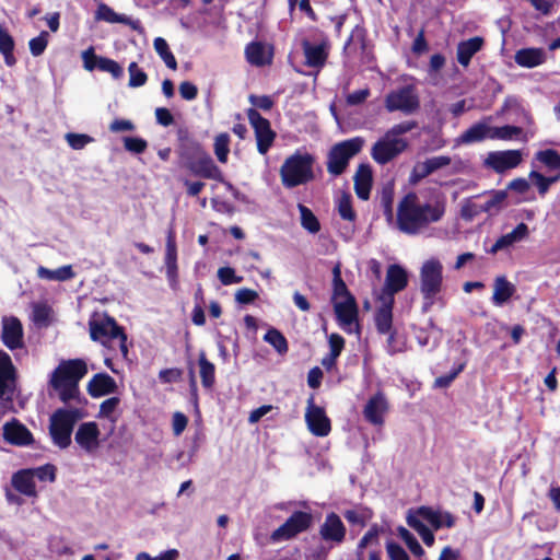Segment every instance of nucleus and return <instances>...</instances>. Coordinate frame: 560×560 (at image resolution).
<instances>
[{
    "label": "nucleus",
    "mask_w": 560,
    "mask_h": 560,
    "mask_svg": "<svg viewBox=\"0 0 560 560\" xmlns=\"http://www.w3.org/2000/svg\"><path fill=\"white\" fill-rule=\"evenodd\" d=\"M164 262L166 268V277L171 285L174 287L177 283L178 268L175 232L172 229L168 230L166 236Z\"/></svg>",
    "instance_id": "5701e85b"
},
{
    "label": "nucleus",
    "mask_w": 560,
    "mask_h": 560,
    "mask_svg": "<svg viewBox=\"0 0 560 560\" xmlns=\"http://www.w3.org/2000/svg\"><path fill=\"white\" fill-rule=\"evenodd\" d=\"M95 19L98 21H105L107 23H120L129 25L132 30L139 28V21L132 20L125 14L116 13L110 7L105 3H100L95 12Z\"/></svg>",
    "instance_id": "7c9ffc66"
},
{
    "label": "nucleus",
    "mask_w": 560,
    "mask_h": 560,
    "mask_svg": "<svg viewBox=\"0 0 560 560\" xmlns=\"http://www.w3.org/2000/svg\"><path fill=\"white\" fill-rule=\"evenodd\" d=\"M388 411V402L383 393L373 395L364 406L363 416L366 421L374 425H382L384 417Z\"/></svg>",
    "instance_id": "412c9836"
},
{
    "label": "nucleus",
    "mask_w": 560,
    "mask_h": 560,
    "mask_svg": "<svg viewBox=\"0 0 560 560\" xmlns=\"http://www.w3.org/2000/svg\"><path fill=\"white\" fill-rule=\"evenodd\" d=\"M32 319L39 327H47L52 319V308L47 303H34L32 305Z\"/></svg>",
    "instance_id": "ea45409f"
},
{
    "label": "nucleus",
    "mask_w": 560,
    "mask_h": 560,
    "mask_svg": "<svg viewBox=\"0 0 560 560\" xmlns=\"http://www.w3.org/2000/svg\"><path fill=\"white\" fill-rule=\"evenodd\" d=\"M334 308L339 325L346 332L352 334L358 331V308L353 296H347L346 300L335 302Z\"/></svg>",
    "instance_id": "dca6fc26"
},
{
    "label": "nucleus",
    "mask_w": 560,
    "mask_h": 560,
    "mask_svg": "<svg viewBox=\"0 0 560 560\" xmlns=\"http://www.w3.org/2000/svg\"><path fill=\"white\" fill-rule=\"evenodd\" d=\"M443 265L438 258L425 260L420 269V292L423 295V310L428 311L442 290Z\"/></svg>",
    "instance_id": "0eeeda50"
},
{
    "label": "nucleus",
    "mask_w": 560,
    "mask_h": 560,
    "mask_svg": "<svg viewBox=\"0 0 560 560\" xmlns=\"http://www.w3.org/2000/svg\"><path fill=\"white\" fill-rule=\"evenodd\" d=\"M407 524L420 535L428 547L433 546L435 540L434 535L425 524L417 521L415 517H407Z\"/></svg>",
    "instance_id": "09e8293b"
},
{
    "label": "nucleus",
    "mask_w": 560,
    "mask_h": 560,
    "mask_svg": "<svg viewBox=\"0 0 560 560\" xmlns=\"http://www.w3.org/2000/svg\"><path fill=\"white\" fill-rule=\"evenodd\" d=\"M264 340L275 348L279 354L288 352V341L285 337L276 328H270L264 336Z\"/></svg>",
    "instance_id": "c03bdc74"
},
{
    "label": "nucleus",
    "mask_w": 560,
    "mask_h": 560,
    "mask_svg": "<svg viewBox=\"0 0 560 560\" xmlns=\"http://www.w3.org/2000/svg\"><path fill=\"white\" fill-rule=\"evenodd\" d=\"M36 273L39 279L60 282L68 281L75 277V272L70 265L59 267L55 270L39 266Z\"/></svg>",
    "instance_id": "f704fd0d"
},
{
    "label": "nucleus",
    "mask_w": 560,
    "mask_h": 560,
    "mask_svg": "<svg viewBox=\"0 0 560 560\" xmlns=\"http://www.w3.org/2000/svg\"><path fill=\"white\" fill-rule=\"evenodd\" d=\"M536 159L550 168H560V155L555 150L539 151Z\"/></svg>",
    "instance_id": "13d9d810"
},
{
    "label": "nucleus",
    "mask_w": 560,
    "mask_h": 560,
    "mask_svg": "<svg viewBox=\"0 0 560 560\" xmlns=\"http://www.w3.org/2000/svg\"><path fill=\"white\" fill-rule=\"evenodd\" d=\"M101 431L94 421L83 422L74 434V441L88 454H92L100 447Z\"/></svg>",
    "instance_id": "f3484780"
},
{
    "label": "nucleus",
    "mask_w": 560,
    "mask_h": 560,
    "mask_svg": "<svg viewBox=\"0 0 560 560\" xmlns=\"http://www.w3.org/2000/svg\"><path fill=\"white\" fill-rule=\"evenodd\" d=\"M445 208L443 200L423 202L417 194L409 192L397 206L396 226L404 234L420 235L442 220Z\"/></svg>",
    "instance_id": "f257e3e1"
},
{
    "label": "nucleus",
    "mask_w": 560,
    "mask_h": 560,
    "mask_svg": "<svg viewBox=\"0 0 560 560\" xmlns=\"http://www.w3.org/2000/svg\"><path fill=\"white\" fill-rule=\"evenodd\" d=\"M353 182L357 196L362 200H368L373 182L371 166L369 164H360L353 176Z\"/></svg>",
    "instance_id": "a878e982"
},
{
    "label": "nucleus",
    "mask_w": 560,
    "mask_h": 560,
    "mask_svg": "<svg viewBox=\"0 0 560 560\" xmlns=\"http://www.w3.org/2000/svg\"><path fill=\"white\" fill-rule=\"evenodd\" d=\"M90 336L92 340L98 341L105 347H113V343L117 341L121 357L127 358V336L114 318L104 316L91 320Z\"/></svg>",
    "instance_id": "423d86ee"
},
{
    "label": "nucleus",
    "mask_w": 560,
    "mask_h": 560,
    "mask_svg": "<svg viewBox=\"0 0 560 560\" xmlns=\"http://www.w3.org/2000/svg\"><path fill=\"white\" fill-rule=\"evenodd\" d=\"M15 390V368L11 357L3 350H0V412L4 413L13 408Z\"/></svg>",
    "instance_id": "1a4fd4ad"
},
{
    "label": "nucleus",
    "mask_w": 560,
    "mask_h": 560,
    "mask_svg": "<svg viewBox=\"0 0 560 560\" xmlns=\"http://www.w3.org/2000/svg\"><path fill=\"white\" fill-rule=\"evenodd\" d=\"M247 61L254 66H264L269 60L266 54V48L261 43L253 42L246 46L245 49Z\"/></svg>",
    "instance_id": "58836bf2"
},
{
    "label": "nucleus",
    "mask_w": 560,
    "mask_h": 560,
    "mask_svg": "<svg viewBox=\"0 0 560 560\" xmlns=\"http://www.w3.org/2000/svg\"><path fill=\"white\" fill-rule=\"evenodd\" d=\"M298 208L301 214V225L310 233H317L320 230V224L314 213L302 203Z\"/></svg>",
    "instance_id": "49530a36"
},
{
    "label": "nucleus",
    "mask_w": 560,
    "mask_h": 560,
    "mask_svg": "<svg viewBox=\"0 0 560 560\" xmlns=\"http://www.w3.org/2000/svg\"><path fill=\"white\" fill-rule=\"evenodd\" d=\"M319 534L325 541L341 544L346 537V527L336 513H329L320 525Z\"/></svg>",
    "instance_id": "4be33fe9"
},
{
    "label": "nucleus",
    "mask_w": 560,
    "mask_h": 560,
    "mask_svg": "<svg viewBox=\"0 0 560 560\" xmlns=\"http://www.w3.org/2000/svg\"><path fill=\"white\" fill-rule=\"evenodd\" d=\"M1 340L10 350L24 347L23 326L18 317L10 316L2 318Z\"/></svg>",
    "instance_id": "a211bd4d"
},
{
    "label": "nucleus",
    "mask_w": 560,
    "mask_h": 560,
    "mask_svg": "<svg viewBox=\"0 0 560 560\" xmlns=\"http://www.w3.org/2000/svg\"><path fill=\"white\" fill-rule=\"evenodd\" d=\"M124 147L127 151L139 154L145 151L148 143L141 138L125 137Z\"/></svg>",
    "instance_id": "e2e57ef3"
},
{
    "label": "nucleus",
    "mask_w": 560,
    "mask_h": 560,
    "mask_svg": "<svg viewBox=\"0 0 560 560\" xmlns=\"http://www.w3.org/2000/svg\"><path fill=\"white\" fill-rule=\"evenodd\" d=\"M218 278L223 285L241 283L243 281V277L236 276L235 270L231 267L219 268Z\"/></svg>",
    "instance_id": "052dcab7"
},
{
    "label": "nucleus",
    "mask_w": 560,
    "mask_h": 560,
    "mask_svg": "<svg viewBox=\"0 0 560 560\" xmlns=\"http://www.w3.org/2000/svg\"><path fill=\"white\" fill-rule=\"evenodd\" d=\"M14 40L9 32L0 25V52L4 57L5 65L12 67L15 63L13 56Z\"/></svg>",
    "instance_id": "a19ab883"
},
{
    "label": "nucleus",
    "mask_w": 560,
    "mask_h": 560,
    "mask_svg": "<svg viewBox=\"0 0 560 560\" xmlns=\"http://www.w3.org/2000/svg\"><path fill=\"white\" fill-rule=\"evenodd\" d=\"M117 384L115 380L105 373L94 375L88 384V393L92 397H102L115 393Z\"/></svg>",
    "instance_id": "bb28decb"
},
{
    "label": "nucleus",
    "mask_w": 560,
    "mask_h": 560,
    "mask_svg": "<svg viewBox=\"0 0 560 560\" xmlns=\"http://www.w3.org/2000/svg\"><path fill=\"white\" fill-rule=\"evenodd\" d=\"M483 45L481 37H472L467 40L460 42L457 46V60L463 67H467L474 57Z\"/></svg>",
    "instance_id": "473e14b6"
},
{
    "label": "nucleus",
    "mask_w": 560,
    "mask_h": 560,
    "mask_svg": "<svg viewBox=\"0 0 560 560\" xmlns=\"http://www.w3.org/2000/svg\"><path fill=\"white\" fill-rule=\"evenodd\" d=\"M305 422L310 432L315 436L324 438L331 431L330 419L323 407L315 405L313 396L307 399Z\"/></svg>",
    "instance_id": "ddd939ff"
},
{
    "label": "nucleus",
    "mask_w": 560,
    "mask_h": 560,
    "mask_svg": "<svg viewBox=\"0 0 560 560\" xmlns=\"http://www.w3.org/2000/svg\"><path fill=\"white\" fill-rule=\"evenodd\" d=\"M487 199L480 203L481 212H486L489 214H497L503 207V203L508 197L506 191L504 190H494L489 192L488 195H482Z\"/></svg>",
    "instance_id": "e433bc0d"
},
{
    "label": "nucleus",
    "mask_w": 560,
    "mask_h": 560,
    "mask_svg": "<svg viewBox=\"0 0 560 560\" xmlns=\"http://www.w3.org/2000/svg\"><path fill=\"white\" fill-rule=\"evenodd\" d=\"M407 517H415L417 521L424 524L429 523L435 530L447 527L451 528L455 524L454 516L444 511L434 510L429 506H421L416 511H409Z\"/></svg>",
    "instance_id": "4468645a"
},
{
    "label": "nucleus",
    "mask_w": 560,
    "mask_h": 560,
    "mask_svg": "<svg viewBox=\"0 0 560 560\" xmlns=\"http://www.w3.org/2000/svg\"><path fill=\"white\" fill-rule=\"evenodd\" d=\"M189 168L195 175L205 178L217 179L220 176V170L206 152L198 153L190 162Z\"/></svg>",
    "instance_id": "b1692460"
},
{
    "label": "nucleus",
    "mask_w": 560,
    "mask_h": 560,
    "mask_svg": "<svg viewBox=\"0 0 560 560\" xmlns=\"http://www.w3.org/2000/svg\"><path fill=\"white\" fill-rule=\"evenodd\" d=\"M214 154L219 162L226 163L230 152V136L225 132L220 133L214 139Z\"/></svg>",
    "instance_id": "de8ad7c7"
},
{
    "label": "nucleus",
    "mask_w": 560,
    "mask_h": 560,
    "mask_svg": "<svg viewBox=\"0 0 560 560\" xmlns=\"http://www.w3.org/2000/svg\"><path fill=\"white\" fill-rule=\"evenodd\" d=\"M66 140L73 150H81L92 141V138L88 135L69 132L66 135Z\"/></svg>",
    "instance_id": "0e129e2a"
},
{
    "label": "nucleus",
    "mask_w": 560,
    "mask_h": 560,
    "mask_svg": "<svg viewBox=\"0 0 560 560\" xmlns=\"http://www.w3.org/2000/svg\"><path fill=\"white\" fill-rule=\"evenodd\" d=\"M30 468L21 469L13 474L11 482L13 488L30 498L37 497L36 485Z\"/></svg>",
    "instance_id": "c85d7f7f"
},
{
    "label": "nucleus",
    "mask_w": 560,
    "mask_h": 560,
    "mask_svg": "<svg viewBox=\"0 0 560 560\" xmlns=\"http://www.w3.org/2000/svg\"><path fill=\"white\" fill-rule=\"evenodd\" d=\"M515 292V287L505 277H498L493 284L492 302L497 306L506 303Z\"/></svg>",
    "instance_id": "72a5a7b5"
},
{
    "label": "nucleus",
    "mask_w": 560,
    "mask_h": 560,
    "mask_svg": "<svg viewBox=\"0 0 560 560\" xmlns=\"http://www.w3.org/2000/svg\"><path fill=\"white\" fill-rule=\"evenodd\" d=\"M83 417L84 413L80 408H58L49 419V434L52 443L62 450L69 447L73 428Z\"/></svg>",
    "instance_id": "20e7f679"
},
{
    "label": "nucleus",
    "mask_w": 560,
    "mask_h": 560,
    "mask_svg": "<svg viewBox=\"0 0 560 560\" xmlns=\"http://www.w3.org/2000/svg\"><path fill=\"white\" fill-rule=\"evenodd\" d=\"M83 60V67L88 71H92L95 68H98V58L100 56L95 55L94 48L90 47L82 51L81 54Z\"/></svg>",
    "instance_id": "69168bd1"
},
{
    "label": "nucleus",
    "mask_w": 560,
    "mask_h": 560,
    "mask_svg": "<svg viewBox=\"0 0 560 560\" xmlns=\"http://www.w3.org/2000/svg\"><path fill=\"white\" fill-rule=\"evenodd\" d=\"M386 551L390 560H409L408 553L396 542H388L386 545Z\"/></svg>",
    "instance_id": "774afa93"
},
{
    "label": "nucleus",
    "mask_w": 560,
    "mask_h": 560,
    "mask_svg": "<svg viewBox=\"0 0 560 560\" xmlns=\"http://www.w3.org/2000/svg\"><path fill=\"white\" fill-rule=\"evenodd\" d=\"M491 130L492 126H490L486 120L479 121L469 127L460 136V141L463 143H474L482 141L485 139H490Z\"/></svg>",
    "instance_id": "c9c22d12"
},
{
    "label": "nucleus",
    "mask_w": 560,
    "mask_h": 560,
    "mask_svg": "<svg viewBox=\"0 0 560 560\" xmlns=\"http://www.w3.org/2000/svg\"><path fill=\"white\" fill-rule=\"evenodd\" d=\"M407 284V271L399 265H390L387 268L385 285L380 296L394 298L395 293L402 291Z\"/></svg>",
    "instance_id": "aec40b11"
},
{
    "label": "nucleus",
    "mask_w": 560,
    "mask_h": 560,
    "mask_svg": "<svg viewBox=\"0 0 560 560\" xmlns=\"http://www.w3.org/2000/svg\"><path fill=\"white\" fill-rule=\"evenodd\" d=\"M521 136H523V130L521 127L505 125L501 127H492L490 139L509 141L517 139Z\"/></svg>",
    "instance_id": "37998d69"
},
{
    "label": "nucleus",
    "mask_w": 560,
    "mask_h": 560,
    "mask_svg": "<svg viewBox=\"0 0 560 560\" xmlns=\"http://www.w3.org/2000/svg\"><path fill=\"white\" fill-rule=\"evenodd\" d=\"M314 158L310 153L295 152L280 167L281 183L287 188L306 184L313 179Z\"/></svg>",
    "instance_id": "39448f33"
},
{
    "label": "nucleus",
    "mask_w": 560,
    "mask_h": 560,
    "mask_svg": "<svg viewBox=\"0 0 560 560\" xmlns=\"http://www.w3.org/2000/svg\"><path fill=\"white\" fill-rule=\"evenodd\" d=\"M523 154L520 150L489 152L485 165L497 173H503L521 164Z\"/></svg>",
    "instance_id": "2eb2a0df"
},
{
    "label": "nucleus",
    "mask_w": 560,
    "mask_h": 560,
    "mask_svg": "<svg viewBox=\"0 0 560 560\" xmlns=\"http://www.w3.org/2000/svg\"><path fill=\"white\" fill-rule=\"evenodd\" d=\"M257 298L258 293L253 289L242 288L235 292V301L240 304L253 303Z\"/></svg>",
    "instance_id": "338daca9"
},
{
    "label": "nucleus",
    "mask_w": 560,
    "mask_h": 560,
    "mask_svg": "<svg viewBox=\"0 0 560 560\" xmlns=\"http://www.w3.org/2000/svg\"><path fill=\"white\" fill-rule=\"evenodd\" d=\"M48 33L43 31L37 37L30 40V50L34 57H38L45 51L48 44Z\"/></svg>",
    "instance_id": "4d7b16f0"
},
{
    "label": "nucleus",
    "mask_w": 560,
    "mask_h": 560,
    "mask_svg": "<svg viewBox=\"0 0 560 560\" xmlns=\"http://www.w3.org/2000/svg\"><path fill=\"white\" fill-rule=\"evenodd\" d=\"M416 127L417 124L415 121H402L390 127L385 135L372 145V159L376 163L385 165L397 158L408 147V141L400 136L411 131Z\"/></svg>",
    "instance_id": "7ed1b4c3"
},
{
    "label": "nucleus",
    "mask_w": 560,
    "mask_h": 560,
    "mask_svg": "<svg viewBox=\"0 0 560 560\" xmlns=\"http://www.w3.org/2000/svg\"><path fill=\"white\" fill-rule=\"evenodd\" d=\"M154 49L161 59L165 62L166 67L176 70L177 61L170 50L167 42L162 37H156L153 42Z\"/></svg>",
    "instance_id": "79ce46f5"
},
{
    "label": "nucleus",
    "mask_w": 560,
    "mask_h": 560,
    "mask_svg": "<svg viewBox=\"0 0 560 560\" xmlns=\"http://www.w3.org/2000/svg\"><path fill=\"white\" fill-rule=\"evenodd\" d=\"M450 163L451 159L448 156H434L418 165L417 170L420 172V176L424 177L439 168L447 166Z\"/></svg>",
    "instance_id": "a18cd8bd"
},
{
    "label": "nucleus",
    "mask_w": 560,
    "mask_h": 560,
    "mask_svg": "<svg viewBox=\"0 0 560 560\" xmlns=\"http://www.w3.org/2000/svg\"><path fill=\"white\" fill-rule=\"evenodd\" d=\"M3 439L12 445L26 446L33 443V434L19 420L12 419L3 424Z\"/></svg>",
    "instance_id": "6ab92c4d"
},
{
    "label": "nucleus",
    "mask_w": 560,
    "mask_h": 560,
    "mask_svg": "<svg viewBox=\"0 0 560 560\" xmlns=\"http://www.w3.org/2000/svg\"><path fill=\"white\" fill-rule=\"evenodd\" d=\"M387 112L412 114L420 107V97L415 85L408 84L390 91L384 101Z\"/></svg>",
    "instance_id": "9d476101"
},
{
    "label": "nucleus",
    "mask_w": 560,
    "mask_h": 560,
    "mask_svg": "<svg viewBox=\"0 0 560 560\" xmlns=\"http://www.w3.org/2000/svg\"><path fill=\"white\" fill-rule=\"evenodd\" d=\"M33 472L34 479L37 478L39 481L54 482L56 480V467L51 464H45L36 468H30Z\"/></svg>",
    "instance_id": "5fc2aeb1"
},
{
    "label": "nucleus",
    "mask_w": 560,
    "mask_h": 560,
    "mask_svg": "<svg viewBox=\"0 0 560 560\" xmlns=\"http://www.w3.org/2000/svg\"><path fill=\"white\" fill-rule=\"evenodd\" d=\"M529 178L537 186L540 195H545L548 191L550 185L558 180V176L545 177L544 175H541L540 173H538L536 171H532L529 173Z\"/></svg>",
    "instance_id": "6e6d98bb"
},
{
    "label": "nucleus",
    "mask_w": 560,
    "mask_h": 560,
    "mask_svg": "<svg viewBox=\"0 0 560 560\" xmlns=\"http://www.w3.org/2000/svg\"><path fill=\"white\" fill-rule=\"evenodd\" d=\"M198 363L202 386L211 388L215 382L214 364L207 359L205 351L199 352Z\"/></svg>",
    "instance_id": "4c0bfd02"
},
{
    "label": "nucleus",
    "mask_w": 560,
    "mask_h": 560,
    "mask_svg": "<svg viewBox=\"0 0 560 560\" xmlns=\"http://www.w3.org/2000/svg\"><path fill=\"white\" fill-rule=\"evenodd\" d=\"M378 300L381 305L375 314L376 328L381 334H389L393 323L394 298L387 295L380 296Z\"/></svg>",
    "instance_id": "393cba45"
},
{
    "label": "nucleus",
    "mask_w": 560,
    "mask_h": 560,
    "mask_svg": "<svg viewBox=\"0 0 560 560\" xmlns=\"http://www.w3.org/2000/svg\"><path fill=\"white\" fill-rule=\"evenodd\" d=\"M86 373V363L81 359L61 361L52 372L49 383L59 399L68 404L79 399V382Z\"/></svg>",
    "instance_id": "f03ea898"
},
{
    "label": "nucleus",
    "mask_w": 560,
    "mask_h": 560,
    "mask_svg": "<svg viewBox=\"0 0 560 560\" xmlns=\"http://www.w3.org/2000/svg\"><path fill=\"white\" fill-rule=\"evenodd\" d=\"M312 520V515L307 512H294L281 526L271 533V541L281 542L294 538L310 528Z\"/></svg>",
    "instance_id": "9b49d317"
},
{
    "label": "nucleus",
    "mask_w": 560,
    "mask_h": 560,
    "mask_svg": "<svg viewBox=\"0 0 560 560\" xmlns=\"http://www.w3.org/2000/svg\"><path fill=\"white\" fill-rule=\"evenodd\" d=\"M247 118L255 132L258 152L266 154L273 144L276 132L271 129L269 120L264 118L257 109H247Z\"/></svg>",
    "instance_id": "f8f14e48"
},
{
    "label": "nucleus",
    "mask_w": 560,
    "mask_h": 560,
    "mask_svg": "<svg viewBox=\"0 0 560 560\" xmlns=\"http://www.w3.org/2000/svg\"><path fill=\"white\" fill-rule=\"evenodd\" d=\"M363 144L364 139L361 137H354L336 143L328 154V173L335 176L341 175L347 168L349 161L362 150Z\"/></svg>",
    "instance_id": "6e6552de"
},
{
    "label": "nucleus",
    "mask_w": 560,
    "mask_h": 560,
    "mask_svg": "<svg viewBox=\"0 0 560 560\" xmlns=\"http://www.w3.org/2000/svg\"><path fill=\"white\" fill-rule=\"evenodd\" d=\"M502 110L503 112H510V110L518 112L520 110L523 113L524 121H526L527 124L533 122L532 116L527 112L524 110V108L521 105L520 100L516 96H508L504 100Z\"/></svg>",
    "instance_id": "bf43d9fd"
},
{
    "label": "nucleus",
    "mask_w": 560,
    "mask_h": 560,
    "mask_svg": "<svg viewBox=\"0 0 560 560\" xmlns=\"http://www.w3.org/2000/svg\"><path fill=\"white\" fill-rule=\"evenodd\" d=\"M398 536L405 541L409 550L416 556L421 557L424 555V550L416 539V537L405 527L398 528Z\"/></svg>",
    "instance_id": "3c124183"
},
{
    "label": "nucleus",
    "mask_w": 560,
    "mask_h": 560,
    "mask_svg": "<svg viewBox=\"0 0 560 560\" xmlns=\"http://www.w3.org/2000/svg\"><path fill=\"white\" fill-rule=\"evenodd\" d=\"M337 210L339 215L347 221L355 220V212L352 208L350 195L342 194L337 200Z\"/></svg>",
    "instance_id": "8fccbe9b"
},
{
    "label": "nucleus",
    "mask_w": 560,
    "mask_h": 560,
    "mask_svg": "<svg viewBox=\"0 0 560 560\" xmlns=\"http://www.w3.org/2000/svg\"><path fill=\"white\" fill-rule=\"evenodd\" d=\"M98 69L110 73L114 79H120L124 74L121 66L117 61L106 57L98 58Z\"/></svg>",
    "instance_id": "864d4df0"
},
{
    "label": "nucleus",
    "mask_w": 560,
    "mask_h": 560,
    "mask_svg": "<svg viewBox=\"0 0 560 560\" xmlns=\"http://www.w3.org/2000/svg\"><path fill=\"white\" fill-rule=\"evenodd\" d=\"M302 47L308 67L319 68L324 66L328 56L324 44L313 45L308 40H303Z\"/></svg>",
    "instance_id": "2f4dec72"
},
{
    "label": "nucleus",
    "mask_w": 560,
    "mask_h": 560,
    "mask_svg": "<svg viewBox=\"0 0 560 560\" xmlns=\"http://www.w3.org/2000/svg\"><path fill=\"white\" fill-rule=\"evenodd\" d=\"M334 295L335 298H341L342 300H346L347 296H351L346 283L340 278L339 267L334 269Z\"/></svg>",
    "instance_id": "680f3d73"
},
{
    "label": "nucleus",
    "mask_w": 560,
    "mask_h": 560,
    "mask_svg": "<svg viewBox=\"0 0 560 560\" xmlns=\"http://www.w3.org/2000/svg\"><path fill=\"white\" fill-rule=\"evenodd\" d=\"M528 226L525 223H520L512 232L499 237L489 249V253L497 254L500 250L506 249L513 246L515 243L525 240L528 236Z\"/></svg>",
    "instance_id": "cd10ccee"
},
{
    "label": "nucleus",
    "mask_w": 560,
    "mask_h": 560,
    "mask_svg": "<svg viewBox=\"0 0 560 560\" xmlns=\"http://www.w3.org/2000/svg\"><path fill=\"white\" fill-rule=\"evenodd\" d=\"M514 60L523 68H535L546 61V52L542 48H522L515 52Z\"/></svg>",
    "instance_id": "c756f323"
},
{
    "label": "nucleus",
    "mask_w": 560,
    "mask_h": 560,
    "mask_svg": "<svg viewBox=\"0 0 560 560\" xmlns=\"http://www.w3.org/2000/svg\"><path fill=\"white\" fill-rule=\"evenodd\" d=\"M129 72V83L130 88H140L147 83L148 75L147 73L139 68L137 62H131L128 67Z\"/></svg>",
    "instance_id": "603ef678"
}]
</instances>
